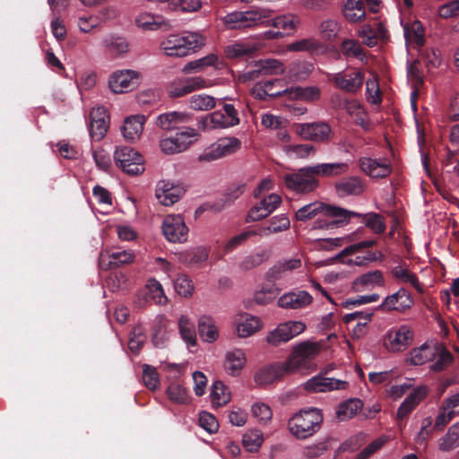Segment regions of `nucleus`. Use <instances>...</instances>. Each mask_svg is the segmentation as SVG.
<instances>
[{
    "instance_id": "5",
    "label": "nucleus",
    "mask_w": 459,
    "mask_h": 459,
    "mask_svg": "<svg viewBox=\"0 0 459 459\" xmlns=\"http://www.w3.org/2000/svg\"><path fill=\"white\" fill-rule=\"evenodd\" d=\"M270 8H255L245 12H232L221 18L227 29L240 30L265 23L272 17Z\"/></svg>"
},
{
    "instance_id": "24",
    "label": "nucleus",
    "mask_w": 459,
    "mask_h": 459,
    "mask_svg": "<svg viewBox=\"0 0 459 459\" xmlns=\"http://www.w3.org/2000/svg\"><path fill=\"white\" fill-rule=\"evenodd\" d=\"M290 228V221L286 214H279L272 217L266 223L255 229L256 236L266 238L273 234L281 233Z\"/></svg>"
},
{
    "instance_id": "6",
    "label": "nucleus",
    "mask_w": 459,
    "mask_h": 459,
    "mask_svg": "<svg viewBox=\"0 0 459 459\" xmlns=\"http://www.w3.org/2000/svg\"><path fill=\"white\" fill-rule=\"evenodd\" d=\"M335 88L347 93H358L365 82V74L359 68L349 66L342 71L327 74Z\"/></svg>"
},
{
    "instance_id": "11",
    "label": "nucleus",
    "mask_w": 459,
    "mask_h": 459,
    "mask_svg": "<svg viewBox=\"0 0 459 459\" xmlns=\"http://www.w3.org/2000/svg\"><path fill=\"white\" fill-rule=\"evenodd\" d=\"M241 142L236 137H224L212 143L199 156L201 161H212L230 155L240 149Z\"/></svg>"
},
{
    "instance_id": "39",
    "label": "nucleus",
    "mask_w": 459,
    "mask_h": 459,
    "mask_svg": "<svg viewBox=\"0 0 459 459\" xmlns=\"http://www.w3.org/2000/svg\"><path fill=\"white\" fill-rule=\"evenodd\" d=\"M284 96L290 100L315 101L319 100L321 96V90L317 86L293 87L284 90Z\"/></svg>"
},
{
    "instance_id": "61",
    "label": "nucleus",
    "mask_w": 459,
    "mask_h": 459,
    "mask_svg": "<svg viewBox=\"0 0 459 459\" xmlns=\"http://www.w3.org/2000/svg\"><path fill=\"white\" fill-rule=\"evenodd\" d=\"M438 352L435 354L434 360H431L433 363L430 365V369L436 372H439L447 368L452 360V354L447 351L444 347L438 345Z\"/></svg>"
},
{
    "instance_id": "40",
    "label": "nucleus",
    "mask_w": 459,
    "mask_h": 459,
    "mask_svg": "<svg viewBox=\"0 0 459 459\" xmlns=\"http://www.w3.org/2000/svg\"><path fill=\"white\" fill-rule=\"evenodd\" d=\"M311 170L317 177H338L348 172L349 164L346 162L321 163L311 166Z\"/></svg>"
},
{
    "instance_id": "55",
    "label": "nucleus",
    "mask_w": 459,
    "mask_h": 459,
    "mask_svg": "<svg viewBox=\"0 0 459 459\" xmlns=\"http://www.w3.org/2000/svg\"><path fill=\"white\" fill-rule=\"evenodd\" d=\"M189 108L194 110L207 111L216 106L215 99L208 94H195L188 100Z\"/></svg>"
},
{
    "instance_id": "16",
    "label": "nucleus",
    "mask_w": 459,
    "mask_h": 459,
    "mask_svg": "<svg viewBox=\"0 0 459 459\" xmlns=\"http://www.w3.org/2000/svg\"><path fill=\"white\" fill-rule=\"evenodd\" d=\"M207 87V81L201 76L178 78L169 83L168 93L171 98H179Z\"/></svg>"
},
{
    "instance_id": "19",
    "label": "nucleus",
    "mask_w": 459,
    "mask_h": 459,
    "mask_svg": "<svg viewBox=\"0 0 459 459\" xmlns=\"http://www.w3.org/2000/svg\"><path fill=\"white\" fill-rule=\"evenodd\" d=\"M357 35L365 46L374 48L379 41L388 39V30L382 22H377L375 26L364 24L357 30Z\"/></svg>"
},
{
    "instance_id": "47",
    "label": "nucleus",
    "mask_w": 459,
    "mask_h": 459,
    "mask_svg": "<svg viewBox=\"0 0 459 459\" xmlns=\"http://www.w3.org/2000/svg\"><path fill=\"white\" fill-rule=\"evenodd\" d=\"M342 12L345 19L352 23L362 21L366 16L365 5L362 0H347Z\"/></svg>"
},
{
    "instance_id": "56",
    "label": "nucleus",
    "mask_w": 459,
    "mask_h": 459,
    "mask_svg": "<svg viewBox=\"0 0 459 459\" xmlns=\"http://www.w3.org/2000/svg\"><path fill=\"white\" fill-rule=\"evenodd\" d=\"M264 442L263 433L258 429H251L246 432L242 437V444L248 452L255 453L259 450Z\"/></svg>"
},
{
    "instance_id": "42",
    "label": "nucleus",
    "mask_w": 459,
    "mask_h": 459,
    "mask_svg": "<svg viewBox=\"0 0 459 459\" xmlns=\"http://www.w3.org/2000/svg\"><path fill=\"white\" fill-rule=\"evenodd\" d=\"M404 37L407 44L413 45L417 48L424 44V29L421 22L414 20L406 22L403 26Z\"/></svg>"
},
{
    "instance_id": "31",
    "label": "nucleus",
    "mask_w": 459,
    "mask_h": 459,
    "mask_svg": "<svg viewBox=\"0 0 459 459\" xmlns=\"http://www.w3.org/2000/svg\"><path fill=\"white\" fill-rule=\"evenodd\" d=\"M438 351L437 344L424 343L420 347L411 350L407 359L412 365H423L430 360H434L435 354Z\"/></svg>"
},
{
    "instance_id": "54",
    "label": "nucleus",
    "mask_w": 459,
    "mask_h": 459,
    "mask_svg": "<svg viewBox=\"0 0 459 459\" xmlns=\"http://www.w3.org/2000/svg\"><path fill=\"white\" fill-rule=\"evenodd\" d=\"M178 328L183 340L191 346L196 344L195 327L190 318L181 316L178 319Z\"/></svg>"
},
{
    "instance_id": "34",
    "label": "nucleus",
    "mask_w": 459,
    "mask_h": 459,
    "mask_svg": "<svg viewBox=\"0 0 459 459\" xmlns=\"http://www.w3.org/2000/svg\"><path fill=\"white\" fill-rule=\"evenodd\" d=\"M428 394L426 386L421 385L413 390V392L403 402L397 410V418L403 419L422 401Z\"/></svg>"
},
{
    "instance_id": "45",
    "label": "nucleus",
    "mask_w": 459,
    "mask_h": 459,
    "mask_svg": "<svg viewBox=\"0 0 459 459\" xmlns=\"http://www.w3.org/2000/svg\"><path fill=\"white\" fill-rule=\"evenodd\" d=\"M198 333L201 339L206 342H213L219 337L218 328L214 320L208 316H202L198 320Z\"/></svg>"
},
{
    "instance_id": "62",
    "label": "nucleus",
    "mask_w": 459,
    "mask_h": 459,
    "mask_svg": "<svg viewBox=\"0 0 459 459\" xmlns=\"http://www.w3.org/2000/svg\"><path fill=\"white\" fill-rule=\"evenodd\" d=\"M169 399L176 403L186 404L190 402L187 390L178 384H171L167 389Z\"/></svg>"
},
{
    "instance_id": "14",
    "label": "nucleus",
    "mask_w": 459,
    "mask_h": 459,
    "mask_svg": "<svg viewBox=\"0 0 459 459\" xmlns=\"http://www.w3.org/2000/svg\"><path fill=\"white\" fill-rule=\"evenodd\" d=\"M162 232L171 243H184L188 237V228L181 215H167L162 222Z\"/></svg>"
},
{
    "instance_id": "35",
    "label": "nucleus",
    "mask_w": 459,
    "mask_h": 459,
    "mask_svg": "<svg viewBox=\"0 0 459 459\" xmlns=\"http://www.w3.org/2000/svg\"><path fill=\"white\" fill-rule=\"evenodd\" d=\"M247 359L244 351L239 349L229 351L225 354L224 369L230 376H237L242 370Z\"/></svg>"
},
{
    "instance_id": "12",
    "label": "nucleus",
    "mask_w": 459,
    "mask_h": 459,
    "mask_svg": "<svg viewBox=\"0 0 459 459\" xmlns=\"http://www.w3.org/2000/svg\"><path fill=\"white\" fill-rule=\"evenodd\" d=\"M295 133L302 139L313 142H326L332 139L331 126L325 122L294 124Z\"/></svg>"
},
{
    "instance_id": "53",
    "label": "nucleus",
    "mask_w": 459,
    "mask_h": 459,
    "mask_svg": "<svg viewBox=\"0 0 459 459\" xmlns=\"http://www.w3.org/2000/svg\"><path fill=\"white\" fill-rule=\"evenodd\" d=\"M341 51L346 57H354L360 61L367 59L366 51L362 48L360 43L356 39H344L341 44Z\"/></svg>"
},
{
    "instance_id": "57",
    "label": "nucleus",
    "mask_w": 459,
    "mask_h": 459,
    "mask_svg": "<svg viewBox=\"0 0 459 459\" xmlns=\"http://www.w3.org/2000/svg\"><path fill=\"white\" fill-rule=\"evenodd\" d=\"M284 150L287 155L292 159H306L316 153L315 147L309 143L290 144L287 145Z\"/></svg>"
},
{
    "instance_id": "41",
    "label": "nucleus",
    "mask_w": 459,
    "mask_h": 459,
    "mask_svg": "<svg viewBox=\"0 0 459 459\" xmlns=\"http://www.w3.org/2000/svg\"><path fill=\"white\" fill-rule=\"evenodd\" d=\"M136 25L144 30H157L161 28L168 29L169 22L160 15H154L150 13H143L135 18Z\"/></svg>"
},
{
    "instance_id": "29",
    "label": "nucleus",
    "mask_w": 459,
    "mask_h": 459,
    "mask_svg": "<svg viewBox=\"0 0 459 459\" xmlns=\"http://www.w3.org/2000/svg\"><path fill=\"white\" fill-rule=\"evenodd\" d=\"M91 125L90 133L93 139L100 141L101 140L108 127L107 122L108 116L104 108H93L90 114Z\"/></svg>"
},
{
    "instance_id": "30",
    "label": "nucleus",
    "mask_w": 459,
    "mask_h": 459,
    "mask_svg": "<svg viewBox=\"0 0 459 459\" xmlns=\"http://www.w3.org/2000/svg\"><path fill=\"white\" fill-rule=\"evenodd\" d=\"M261 48L262 45L258 42L248 40L236 41L225 48L224 54L226 57L235 59L249 56Z\"/></svg>"
},
{
    "instance_id": "63",
    "label": "nucleus",
    "mask_w": 459,
    "mask_h": 459,
    "mask_svg": "<svg viewBox=\"0 0 459 459\" xmlns=\"http://www.w3.org/2000/svg\"><path fill=\"white\" fill-rule=\"evenodd\" d=\"M251 413L252 416L256 419L260 424L264 425L267 424L273 417V411L271 408L267 404L261 402H257L253 404L251 408Z\"/></svg>"
},
{
    "instance_id": "44",
    "label": "nucleus",
    "mask_w": 459,
    "mask_h": 459,
    "mask_svg": "<svg viewBox=\"0 0 459 459\" xmlns=\"http://www.w3.org/2000/svg\"><path fill=\"white\" fill-rule=\"evenodd\" d=\"M262 328V323L256 316L250 315L241 316L237 324V333L240 338L251 336Z\"/></svg>"
},
{
    "instance_id": "27",
    "label": "nucleus",
    "mask_w": 459,
    "mask_h": 459,
    "mask_svg": "<svg viewBox=\"0 0 459 459\" xmlns=\"http://www.w3.org/2000/svg\"><path fill=\"white\" fill-rule=\"evenodd\" d=\"M100 45L107 53L114 56H122L129 52L127 39L118 34L110 33L104 36Z\"/></svg>"
},
{
    "instance_id": "18",
    "label": "nucleus",
    "mask_w": 459,
    "mask_h": 459,
    "mask_svg": "<svg viewBox=\"0 0 459 459\" xmlns=\"http://www.w3.org/2000/svg\"><path fill=\"white\" fill-rule=\"evenodd\" d=\"M184 194L185 189L182 186L167 180L159 181L155 189V197L164 206L174 204Z\"/></svg>"
},
{
    "instance_id": "15",
    "label": "nucleus",
    "mask_w": 459,
    "mask_h": 459,
    "mask_svg": "<svg viewBox=\"0 0 459 459\" xmlns=\"http://www.w3.org/2000/svg\"><path fill=\"white\" fill-rule=\"evenodd\" d=\"M281 204V197L277 194H270L259 203L253 205L247 212V223L259 221L272 214Z\"/></svg>"
},
{
    "instance_id": "4",
    "label": "nucleus",
    "mask_w": 459,
    "mask_h": 459,
    "mask_svg": "<svg viewBox=\"0 0 459 459\" xmlns=\"http://www.w3.org/2000/svg\"><path fill=\"white\" fill-rule=\"evenodd\" d=\"M320 342L305 341L295 345L291 353L284 361L288 374L308 371L312 368L311 361L320 353Z\"/></svg>"
},
{
    "instance_id": "52",
    "label": "nucleus",
    "mask_w": 459,
    "mask_h": 459,
    "mask_svg": "<svg viewBox=\"0 0 459 459\" xmlns=\"http://www.w3.org/2000/svg\"><path fill=\"white\" fill-rule=\"evenodd\" d=\"M392 274L394 278L400 282L408 283L414 287L418 291H422V288L420 285L417 275L411 272L407 267L401 264L395 265L392 269Z\"/></svg>"
},
{
    "instance_id": "64",
    "label": "nucleus",
    "mask_w": 459,
    "mask_h": 459,
    "mask_svg": "<svg viewBox=\"0 0 459 459\" xmlns=\"http://www.w3.org/2000/svg\"><path fill=\"white\" fill-rule=\"evenodd\" d=\"M147 289L151 298L156 304H166L168 299L165 295L162 285L156 279H150L147 281Z\"/></svg>"
},
{
    "instance_id": "7",
    "label": "nucleus",
    "mask_w": 459,
    "mask_h": 459,
    "mask_svg": "<svg viewBox=\"0 0 459 459\" xmlns=\"http://www.w3.org/2000/svg\"><path fill=\"white\" fill-rule=\"evenodd\" d=\"M114 160L117 167L130 176L141 175L145 170L143 157L132 147H117L114 152Z\"/></svg>"
},
{
    "instance_id": "10",
    "label": "nucleus",
    "mask_w": 459,
    "mask_h": 459,
    "mask_svg": "<svg viewBox=\"0 0 459 459\" xmlns=\"http://www.w3.org/2000/svg\"><path fill=\"white\" fill-rule=\"evenodd\" d=\"M316 174L312 172L311 166L300 169L298 172L284 176V182L289 189L298 193H309L318 186Z\"/></svg>"
},
{
    "instance_id": "46",
    "label": "nucleus",
    "mask_w": 459,
    "mask_h": 459,
    "mask_svg": "<svg viewBox=\"0 0 459 459\" xmlns=\"http://www.w3.org/2000/svg\"><path fill=\"white\" fill-rule=\"evenodd\" d=\"M221 62H220L218 56L216 54L212 53L207 55L206 56L187 63L184 66L183 72H202L207 67H214L216 69H219L221 68Z\"/></svg>"
},
{
    "instance_id": "1",
    "label": "nucleus",
    "mask_w": 459,
    "mask_h": 459,
    "mask_svg": "<svg viewBox=\"0 0 459 459\" xmlns=\"http://www.w3.org/2000/svg\"><path fill=\"white\" fill-rule=\"evenodd\" d=\"M318 215L319 218L315 221L314 229L337 228L347 223L351 216H361L354 212L315 202L299 208L295 213V218L299 221H307Z\"/></svg>"
},
{
    "instance_id": "26",
    "label": "nucleus",
    "mask_w": 459,
    "mask_h": 459,
    "mask_svg": "<svg viewBox=\"0 0 459 459\" xmlns=\"http://www.w3.org/2000/svg\"><path fill=\"white\" fill-rule=\"evenodd\" d=\"M134 258V253L131 250L102 252L100 256V265L104 269H108L111 266L118 267L133 263Z\"/></svg>"
},
{
    "instance_id": "38",
    "label": "nucleus",
    "mask_w": 459,
    "mask_h": 459,
    "mask_svg": "<svg viewBox=\"0 0 459 459\" xmlns=\"http://www.w3.org/2000/svg\"><path fill=\"white\" fill-rule=\"evenodd\" d=\"M191 116L186 112H169L157 117L156 125L163 130H173L178 125L189 122Z\"/></svg>"
},
{
    "instance_id": "23",
    "label": "nucleus",
    "mask_w": 459,
    "mask_h": 459,
    "mask_svg": "<svg viewBox=\"0 0 459 459\" xmlns=\"http://www.w3.org/2000/svg\"><path fill=\"white\" fill-rule=\"evenodd\" d=\"M413 305V299L410 293L404 289H400L397 292L386 297L379 306L384 311L396 310L403 312Z\"/></svg>"
},
{
    "instance_id": "32",
    "label": "nucleus",
    "mask_w": 459,
    "mask_h": 459,
    "mask_svg": "<svg viewBox=\"0 0 459 459\" xmlns=\"http://www.w3.org/2000/svg\"><path fill=\"white\" fill-rule=\"evenodd\" d=\"M289 375L284 362L267 367L258 371L255 376V381L260 385H265Z\"/></svg>"
},
{
    "instance_id": "59",
    "label": "nucleus",
    "mask_w": 459,
    "mask_h": 459,
    "mask_svg": "<svg viewBox=\"0 0 459 459\" xmlns=\"http://www.w3.org/2000/svg\"><path fill=\"white\" fill-rule=\"evenodd\" d=\"M258 71L264 75L281 74L285 71V66L278 59H263L257 64Z\"/></svg>"
},
{
    "instance_id": "36",
    "label": "nucleus",
    "mask_w": 459,
    "mask_h": 459,
    "mask_svg": "<svg viewBox=\"0 0 459 459\" xmlns=\"http://www.w3.org/2000/svg\"><path fill=\"white\" fill-rule=\"evenodd\" d=\"M229 127L232 126L226 119L224 113L220 110L208 114L198 121V128L203 131H212Z\"/></svg>"
},
{
    "instance_id": "28",
    "label": "nucleus",
    "mask_w": 459,
    "mask_h": 459,
    "mask_svg": "<svg viewBox=\"0 0 459 459\" xmlns=\"http://www.w3.org/2000/svg\"><path fill=\"white\" fill-rule=\"evenodd\" d=\"M265 23L268 26H272L283 30V32L287 35H292L299 29L301 21L299 15L287 13L278 15L273 19L270 17L266 20Z\"/></svg>"
},
{
    "instance_id": "13",
    "label": "nucleus",
    "mask_w": 459,
    "mask_h": 459,
    "mask_svg": "<svg viewBox=\"0 0 459 459\" xmlns=\"http://www.w3.org/2000/svg\"><path fill=\"white\" fill-rule=\"evenodd\" d=\"M305 329L306 325L301 321H288L271 331L266 336V342L272 346H279L302 333Z\"/></svg>"
},
{
    "instance_id": "22",
    "label": "nucleus",
    "mask_w": 459,
    "mask_h": 459,
    "mask_svg": "<svg viewBox=\"0 0 459 459\" xmlns=\"http://www.w3.org/2000/svg\"><path fill=\"white\" fill-rule=\"evenodd\" d=\"M313 297L306 290L290 291L281 295L277 304L284 309H300L309 306Z\"/></svg>"
},
{
    "instance_id": "43",
    "label": "nucleus",
    "mask_w": 459,
    "mask_h": 459,
    "mask_svg": "<svg viewBox=\"0 0 459 459\" xmlns=\"http://www.w3.org/2000/svg\"><path fill=\"white\" fill-rule=\"evenodd\" d=\"M301 265V259L298 257L279 261L268 270L267 277L273 280L280 279L282 275L300 268Z\"/></svg>"
},
{
    "instance_id": "25",
    "label": "nucleus",
    "mask_w": 459,
    "mask_h": 459,
    "mask_svg": "<svg viewBox=\"0 0 459 459\" xmlns=\"http://www.w3.org/2000/svg\"><path fill=\"white\" fill-rule=\"evenodd\" d=\"M334 188L336 194L341 197L349 195H360L366 190V184L361 178L358 176H352L343 178L336 182Z\"/></svg>"
},
{
    "instance_id": "58",
    "label": "nucleus",
    "mask_w": 459,
    "mask_h": 459,
    "mask_svg": "<svg viewBox=\"0 0 459 459\" xmlns=\"http://www.w3.org/2000/svg\"><path fill=\"white\" fill-rule=\"evenodd\" d=\"M174 289L179 296L188 298L193 295L195 286L188 275L179 273L174 280Z\"/></svg>"
},
{
    "instance_id": "33",
    "label": "nucleus",
    "mask_w": 459,
    "mask_h": 459,
    "mask_svg": "<svg viewBox=\"0 0 459 459\" xmlns=\"http://www.w3.org/2000/svg\"><path fill=\"white\" fill-rule=\"evenodd\" d=\"M144 123L145 117L143 115L126 117L121 128L124 138L131 142L139 139L143 133Z\"/></svg>"
},
{
    "instance_id": "3",
    "label": "nucleus",
    "mask_w": 459,
    "mask_h": 459,
    "mask_svg": "<svg viewBox=\"0 0 459 459\" xmlns=\"http://www.w3.org/2000/svg\"><path fill=\"white\" fill-rule=\"evenodd\" d=\"M205 45V38L198 32L171 34L160 43V48L168 56L183 57L190 51H195Z\"/></svg>"
},
{
    "instance_id": "21",
    "label": "nucleus",
    "mask_w": 459,
    "mask_h": 459,
    "mask_svg": "<svg viewBox=\"0 0 459 459\" xmlns=\"http://www.w3.org/2000/svg\"><path fill=\"white\" fill-rule=\"evenodd\" d=\"M359 166L365 174L375 178H385L392 171L387 160H375L368 157H361L359 159Z\"/></svg>"
},
{
    "instance_id": "49",
    "label": "nucleus",
    "mask_w": 459,
    "mask_h": 459,
    "mask_svg": "<svg viewBox=\"0 0 459 459\" xmlns=\"http://www.w3.org/2000/svg\"><path fill=\"white\" fill-rule=\"evenodd\" d=\"M345 111L354 118V121L358 126H361L364 130L370 129V122L368 113L359 101L356 100H351Z\"/></svg>"
},
{
    "instance_id": "51",
    "label": "nucleus",
    "mask_w": 459,
    "mask_h": 459,
    "mask_svg": "<svg viewBox=\"0 0 459 459\" xmlns=\"http://www.w3.org/2000/svg\"><path fill=\"white\" fill-rule=\"evenodd\" d=\"M211 402L214 407L226 405L231 399L230 392L221 381H215L210 394Z\"/></svg>"
},
{
    "instance_id": "2",
    "label": "nucleus",
    "mask_w": 459,
    "mask_h": 459,
    "mask_svg": "<svg viewBox=\"0 0 459 459\" xmlns=\"http://www.w3.org/2000/svg\"><path fill=\"white\" fill-rule=\"evenodd\" d=\"M323 420L322 411L317 408L300 410L289 420L288 429L296 438L307 439L321 429Z\"/></svg>"
},
{
    "instance_id": "37",
    "label": "nucleus",
    "mask_w": 459,
    "mask_h": 459,
    "mask_svg": "<svg viewBox=\"0 0 459 459\" xmlns=\"http://www.w3.org/2000/svg\"><path fill=\"white\" fill-rule=\"evenodd\" d=\"M290 52H307L311 55L322 53L324 50L323 44L316 38H303L295 40L286 47Z\"/></svg>"
},
{
    "instance_id": "20",
    "label": "nucleus",
    "mask_w": 459,
    "mask_h": 459,
    "mask_svg": "<svg viewBox=\"0 0 459 459\" xmlns=\"http://www.w3.org/2000/svg\"><path fill=\"white\" fill-rule=\"evenodd\" d=\"M348 385L349 383L344 380L316 376L306 382L305 388L311 392H331L334 390H344Z\"/></svg>"
},
{
    "instance_id": "50",
    "label": "nucleus",
    "mask_w": 459,
    "mask_h": 459,
    "mask_svg": "<svg viewBox=\"0 0 459 459\" xmlns=\"http://www.w3.org/2000/svg\"><path fill=\"white\" fill-rule=\"evenodd\" d=\"M384 283L385 279L382 272L379 270L366 273L358 277L353 282L354 286L358 290L361 288L368 289L376 286H383Z\"/></svg>"
},
{
    "instance_id": "8",
    "label": "nucleus",
    "mask_w": 459,
    "mask_h": 459,
    "mask_svg": "<svg viewBox=\"0 0 459 459\" xmlns=\"http://www.w3.org/2000/svg\"><path fill=\"white\" fill-rule=\"evenodd\" d=\"M413 338L414 333L410 326H394L384 334L383 346L389 352H402L411 345Z\"/></svg>"
},
{
    "instance_id": "17",
    "label": "nucleus",
    "mask_w": 459,
    "mask_h": 459,
    "mask_svg": "<svg viewBox=\"0 0 459 459\" xmlns=\"http://www.w3.org/2000/svg\"><path fill=\"white\" fill-rule=\"evenodd\" d=\"M139 83V74L134 70H118L109 78V88L117 94L125 93L135 89Z\"/></svg>"
},
{
    "instance_id": "48",
    "label": "nucleus",
    "mask_w": 459,
    "mask_h": 459,
    "mask_svg": "<svg viewBox=\"0 0 459 459\" xmlns=\"http://www.w3.org/2000/svg\"><path fill=\"white\" fill-rule=\"evenodd\" d=\"M363 407L359 399H349L337 407L335 415L340 421H345L357 415Z\"/></svg>"
},
{
    "instance_id": "60",
    "label": "nucleus",
    "mask_w": 459,
    "mask_h": 459,
    "mask_svg": "<svg viewBox=\"0 0 459 459\" xmlns=\"http://www.w3.org/2000/svg\"><path fill=\"white\" fill-rule=\"evenodd\" d=\"M209 256L208 250L203 247H195L182 255L185 263L190 265L200 264L207 260Z\"/></svg>"
},
{
    "instance_id": "9",
    "label": "nucleus",
    "mask_w": 459,
    "mask_h": 459,
    "mask_svg": "<svg viewBox=\"0 0 459 459\" xmlns=\"http://www.w3.org/2000/svg\"><path fill=\"white\" fill-rule=\"evenodd\" d=\"M198 137L195 129L186 127L178 132L173 137L162 138L160 142V147L165 154L179 153L192 145Z\"/></svg>"
}]
</instances>
